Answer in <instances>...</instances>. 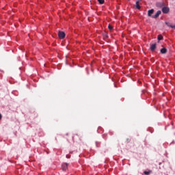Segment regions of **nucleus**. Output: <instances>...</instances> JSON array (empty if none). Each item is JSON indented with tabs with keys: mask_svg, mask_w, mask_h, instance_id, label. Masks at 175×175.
Here are the masks:
<instances>
[{
	"mask_svg": "<svg viewBox=\"0 0 175 175\" xmlns=\"http://www.w3.org/2000/svg\"><path fill=\"white\" fill-rule=\"evenodd\" d=\"M58 36H59V39H64L65 38V32L59 31Z\"/></svg>",
	"mask_w": 175,
	"mask_h": 175,
	"instance_id": "nucleus-1",
	"label": "nucleus"
},
{
	"mask_svg": "<svg viewBox=\"0 0 175 175\" xmlns=\"http://www.w3.org/2000/svg\"><path fill=\"white\" fill-rule=\"evenodd\" d=\"M161 13H162V12H161V10H159L157 12V13L152 16V18H158L159 17V15L161 14Z\"/></svg>",
	"mask_w": 175,
	"mask_h": 175,
	"instance_id": "nucleus-2",
	"label": "nucleus"
},
{
	"mask_svg": "<svg viewBox=\"0 0 175 175\" xmlns=\"http://www.w3.org/2000/svg\"><path fill=\"white\" fill-rule=\"evenodd\" d=\"M62 170L64 172H66V170H68V163H63L62 165Z\"/></svg>",
	"mask_w": 175,
	"mask_h": 175,
	"instance_id": "nucleus-3",
	"label": "nucleus"
},
{
	"mask_svg": "<svg viewBox=\"0 0 175 175\" xmlns=\"http://www.w3.org/2000/svg\"><path fill=\"white\" fill-rule=\"evenodd\" d=\"M169 8L167 7H163L162 8V12L163 13H164L165 14H167V12H169Z\"/></svg>",
	"mask_w": 175,
	"mask_h": 175,
	"instance_id": "nucleus-4",
	"label": "nucleus"
},
{
	"mask_svg": "<svg viewBox=\"0 0 175 175\" xmlns=\"http://www.w3.org/2000/svg\"><path fill=\"white\" fill-rule=\"evenodd\" d=\"M152 14H154V9L149 10L148 11V17H151V16H152Z\"/></svg>",
	"mask_w": 175,
	"mask_h": 175,
	"instance_id": "nucleus-5",
	"label": "nucleus"
},
{
	"mask_svg": "<svg viewBox=\"0 0 175 175\" xmlns=\"http://www.w3.org/2000/svg\"><path fill=\"white\" fill-rule=\"evenodd\" d=\"M156 49H157V44L156 43H154V44H153L150 46L151 51H155Z\"/></svg>",
	"mask_w": 175,
	"mask_h": 175,
	"instance_id": "nucleus-6",
	"label": "nucleus"
},
{
	"mask_svg": "<svg viewBox=\"0 0 175 175\" xmlns=\"http://www.w3.org/2000/svg\"><path fill=\"white\" fill-rule=\"evenodd\" d=\"M156 6L157 8H163V6H165V3L163 2L161 3H156Z\"/></svg>",
	"mask_w": 175,
	"mask_h": 175,
	"instance_id": "nucleus-7",
	"label": "nucleus"
},
{
	"mask_svg": "<svg viewBox=\"0 0 175 175\" xmlns=\"http://www.w3.org/2000/svg\"><path fill=\"white\" fill-rule=\"evenodd\" d=\"M140 3V1H137L135 3V8L136 9H137L138 10H140V9L142 8V7H140V5H139V3Z\"/></svg>",
	"mask_w": 175,
	"mask_h": 175,
	"instance_id": "nucleus-8",
	"label": "nucleus"
},
{
	"mask_svg": "<svg viewBox=\"0 0 175 175\" xmlns=\"http://www.w3.org/2000/svg\"><path fill=\"white\" fill-rule=\"evenodd\" d=\"M161 54H166L167 53V49L166 48H163L160 50Z\"/></svg>",
	"mask_w": 175,
	"mask_h": 175,
	"instance_id": "nucleus-9",
	"label": "nucleus"
},
{
	"mask_svg": "<svg viewBox=\"0 0 175 175\" xmlns=\"http://www.w3.org/2000/svg\"><path fill=\"white\" fill-rule=\"evenodd\" d=\"M165 24L167 27H170V28H173L174 29H175V25H172V24H170V23H169V22H165Z\"/></svg>",
	"mask_w": 175,
	"mask_h": 175,
	"instance_id": "nucleus-10",
	"label": "nucleus"
},
{
	"mask_svg": "<svg viewBox=\"0 0 175 175\" xmlns=\"http://www.w3.org/2000/svg\"><path fill=\"white\" fill-rule=\"evenodd\" d=\"M157 39L158 40H162L163 39V36H162V35H159Z\"/></svg>",
	"mask_w": 175,
	"mask_h": 175,
	"instance_id": "nucleus-11",
	"label": "nucleus"
},
{
	"mask_svg": "<svg viewBox=\"0 0 175 175\" xmlns=\"http://www.w3.org/2000/svg\"><path fill=\"white\" fill-rule=\"evenodd\" d=\"M98 2L100 5H103V3H105V0H98Z\"/></svg>",
	"mask_w": 175,
	"mask_h": 175,
	"instance_id": "nucleus-12",
	"label": "nucleus"
},
{
	"mask_svg": "<svg viewBox=\"0 0 175 175\" xmlns=\"http://www.w3.org/2000/svg\"><path fill=\"white\" fill-rule=\"evenodd\" d=\"M108 29H109V31H113V26H111V25H109Z\"/></svg>",
	"mask_w": 175,
	"mask_h": 175,
	"instance_id": "nucleus-13",
	"label": "nucleus"
},
{
	"mask_svg": "<svg viewBox=\"0 0 175 175\" xmlns=\"http://www.w3.org/2000/svg\"><path fill=\"white\" fill-rule=\"evenodd\" d=\"M144 173L146 175H148V174H150V173H151V171H144Z\"/></svg>",
	"mask_w": 175,
	"mask_h": 175,
	"instance_id": "nucleus-14",
	"label": "nucleus"
},
{
	"mask_svg": "<svg viewBox=\"0 0 175 175\" xmlns=\"http://www.w3.org/2000/svg\"><path fill=\"white\" fill-rule=\"evenodd\" d=\"M104 38L107 39V38H109V35H107V33L104 34Z\"/></svg>",
	"mask_w": 175,
	"mask_h": 175,
	"instance_id": "nucleus-15",
	"label": "nucleus"
},
{
	"mask_svg": "<svg viewBox=\"0 0 175 175\" xmlns=\"http://www.w3.org/2000/svg\"><path fill=\"white\" fill-rule=\"evenodd\" d=\"M0 120H2V114L0 113Z\"/></svg>",
	"mask_w": 175,
	"mask_h": 175,
	"instance_id": "nucleus-16",
	"label": "nucleus"
}]
</instances>
